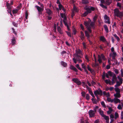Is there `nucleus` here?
Returning <instances> with one entry per match:
<instances>
[{
    "label": "nucleus",
    "instance_id": "nucleus-57",
    "mask_svg": "<svg viewBox=\"0 0 123 123\" xmlns=\"http://www.w3.org/2000/svg\"><path fill=\"white\" fill-rule=\"evenodd\" d=\"M121 118L122 119H123V111H122L121 112Z\"/></svg>",
    "mask_w": 123,
    "mask_h": 123
},
{
    "label": "nucleus",
    "instance_id": "nucleus-39",
    "mask_svg": "<svg viewBox=\"0 0 123 123\" xmlns=\"http://www.w3.org/2000/svg\"><path fill=\"white\" fill-rule=\"evenodd\" d=\"M80 37L81 38V39H82L84 38V34L82 32H81Z\"/></svg>",
    "mask_w": 123,
    "mask_h": 123
},
{
    "label": "nucleus",
    "instance_id": "nucleus-19",
    "mask_svg": "<svg viewBox=\"0 0 123 123\" xmlns=\"http://www.w3.org/2000/svg\"><path fill=\"white\" fill-rule=\"evenodd\" d=\"M59 8V10H61L62 9L64 12L65 11V9L63 8L62 5L60 4L58 5Z\"/></svg>",
    "mask_w": 123,
    "mask_h": 123
},
{
    "label": "nucleus",
    "instance_id": "nucleus-16",
    "mask_svg": "<svg viewBox=\"0 0 123 123\" xmlns=\"http://www.w3.org/2000/svg\"><path fill=\"white\" fill-rule=\"evenodd\" d=\"M103 117L104 119L105 120L106 122L107 123H109V118L108 116L105 115Z\"/></svg>",
    "mask_w": 123,
    "mask_h": 123
},
{
    "label": "nucleus",
    "instance_id": "nucleus-10",
    "mask_svg": "<svg viewBox=\"0 0 123 123\" xmlns=\"http://www.w3.org/2000/svg\"><path fill=\"white\" fill-rule=\"evenodd\" d=\"M105 20V22L106 23L110 24V21L109 19V18L106 15H105L104 17Z\"/></svg>",
    "mask_w": 123,
    "mask_h": 123
},
{
    "label": "nucleus",
    "instance_id": "nucleus-8",
    "mask_svg": "<svg viewBox=\"0 0 123 123\" xmlns=\"http://www.w3.org/2000/svg\"><path fill=\"white\" fill-rule=\"evenodd\" d=\"M117 78L120 80V82L117 81V82L116 84L115 85V87H117L118 86H120L121 84H122L123 82L122 79L121 78L120 76H118Z\"/></svg>",
    "mask_w": 123,
    "mask_h": 123
},
{
    "label": "nucleus",
    "instance_id": "nucleus-50",
    "mask_svg": "<svg viewBox=\"0 0 123 123\" xmlns=\"http://www.w3.org/2000/svg\"><path fill=\"white\" fill-rule=\"evenodd\" d=\"M81 66L82 68L84 69H85L86 68V67L84 64H81Z\"/></svg>",
    "mask_w": 123,
    "mask_h": 123
},
{
    "label": "nucleus",
    "instance_id": "nucleus-46",
    "mask_svg": "<svg viewBox=\"0 0 123 123\" xmlns=\"http://www.w3.org/2000/svg\"><path fill=\"white\" fill-rule=\"evenodd\" d=\"M121 74L120 75V76L121 77H123V71L122 69H121Z\"/></svg>",
    "mask_w": 123,
    "mask_h": 123
},
{
    "label": "nucleus",
    "instance_id": "nucleus-63",
    "mask_svg": "<svg viewBox=\"0 0 123 123\" xmlns=\"http://www.w3.org/2000/svg\"><path fill=\"white\" fill-rule=\"evenodd\" d=\"M110 117L111 118L113 119L114 117V116L112 114H111L110 115Z\"/></svg>",
    "mask_w": 123,
    "mask_h": 123
},
{
    "label": "nucleus",
    "instance_id": "nucleus-27",
    "mask_svg": "<svg viewBox=\"0 0 123 123\" xmlns=\"http://www.w3.org/2000/svg\"><path fill=\"white\" fill-rule=\"evenodd\" d=\"M107 100L109 102H113V99H112L108 97L107 98Z\"/></svg>",
    "mask_w": 123,
    "mask_h": 123
},
{
    "label": "nucleus",
    "instance_id": "nucleus-59",
    "mask_svg": "<svg viewBox=\"0 0 123 123\" xmlns=\"http://www.w3.org/2000/svg\"><path fill=\"white\" fill-rule=\"evenodd\" d=\"M84 120V119L83 118H82L81 119V123H85V122L83 121Z\"/></svg>",
    "mask_w": 123,
    "mask_h": 123
},
{
    "label": "nucleus",
    "instance_id": "nucleus-20",
    "mask_svg": "<svg viewBox=\"0 0 123 123\" xmlns=\"http://www.w3.org/2000/svg\"><path fill=\"white\" fill-rule=\"evenodd\" d=\"M105 83L107 84H109L110 85H112V83L111 82L110 80H105Z\"/></svg>",
    "mask_w": 123,
    "mask_h": 123
},
{
    "label": "nucleus",
    "instance_id": "nucleus-51",
    "mask_svg": "<svg viewBox=\"0 0 123 123\" xmlns=\"http://www.w3.org/2000/svg\"><path fill=\"white\" fill-rule=\"evenodd\" d=\"M15 40L14 39H13L12 40V45L14 44L15 43Z\"/></svg>",
    "mask_w": 123,
    "mask_h": 123
},
{
    "label": "nucleus",
    "instance_id": "nucleus-36",
    "mask_svg": "<svg viewBox=\"0 0 123 123\" xmlns=\"http://www.w3.org/2000/svg\"><path fill=\"white\" fill-rule=\"evenodd\" d=\"M98 106H96L93 108L94 111L95 112H96L97 109H98Z\"/></svg>",
    "mask_w": 123,
    "mask_h": 123
},
{
    "label": "nucleus",
    "instance_id": "nucleus-61",
    "mask_svg": "<svg viewBox=\"0 0 123 123\" xmlns=\"http://www.w3.org/2000/svg\"><path fill=\"white\" fill-rule=\"evenodd\" d=\"M114 71H115V73L117 74H118V70H117V69H115V70H114Z\"/></svg>",
    "mask_w": 123,
    "mask_h": 123
},
{
    "label": "nucleus",
    "instance_id": "nucleus-41",
    "mask_svg": "<svg viewBox=\"0 0 123 123\" xmlns=\"http://www.w3.org/2000/svg\"><path fill=\"white\" fill-rule=\"evenodd\" d=\"M18 11V10L16 9L13 10H12V12L13 14H16L17 12Z\"/></svg>",
    "mask_w": 123,
    "mask_h": 123
},
{
    "label": "nucleus",
    "instance_id": "nucleus-21",
    "mask_svg": "<svg viewBox=\"0 0 123 123\" xmlns=\"http://www.w3.org/2000/svg\"><path fill=\"white\" fill-rule=\"evenodd\" d=\"M110 55L111 56H112V58L114 59L115 58V56L116 55V53L114 51L112 52V53H111Z\"/></svg>",
    "mask_w": 123,
    "mask_h": 123
},
{
    "label": "nucleus",
    "instance_id": "nucleus-43",
    "mask_svg": "<svg viewBox=\"0 0 123 123\" xmlns=\"http://www.w3.org/2000/svg\"><path fill=\"white\" fill-rule=\"evenodd\" d=\"M99 5L101 6L102 7V8H105L106 9L107 8V7L106 6H105L104 5L102 4H99Z\"/></svg>",
    "mask_w": 123,
    "mask_h": 123
},
{
    "label": "nucleus",
    "instance_id": "nucleus-45",
    "mask_svg": "<svg viewBox=\"0 0 123 123\" xmlns=\"http://www.w3.org/2000/svg\"><path fill=\"white\" fill-rule=\"evenodd\" d=\"M101 104L103 107H105V105L104 102L103 101H102L101 102Z\"/></svg>",
    "mask_w": 123,
    "mask_h": 123
},
{
    "label": "nucleus",
    "instance_id": "nucleus-7",
    "mask_svg": "<svg viewBox=\"0 0 123 123\" xmlns=\"http://www.w3.org/2000/svg\"><path fill=\"white\" fill-rule=\"evenodd\" d=\"M98 61L99 63H101L102 62V60H105V59L104 56L102 54L101 55H98Z\"/></svg>",
    "mask_w": 123,
    "mask_h": 123
},
{
    "label": "nucleus",
    "instance_id": "nucleus-48",
    "mask_svg": "<svg viewBox=\"0 0 123 123\" xmlns=\"http://www.w3.org/2000/svg\"><path fill=\"white\" fill-rule=\"evenodd\" d=\"M117 108L119 110H121L122 109V107L121 106L120 104H119L118 105Z\"/></svg>",
    "mask_w": 123,
    "mask_h": 123
},
{
    "label": "nucleus",
    "instance_id": "nucleus-30",
    "mask_svg": "<svg viewBox=\"0 0 123 123\" xmlns=\"http://www.w3.org/2000/svg\"><path fill=\"white\" fill-rule=\"evenodd\" d=\"M85 32L86 36L87 37L88 39V38L89 37V34L88 32L87 31H85Z\"/></svg>",
    "mask_w": 123,
    "mask_h": 123
},
{
    "label": "nucleus",
    "instance_id": "nucleus-38",
    "mask_svg": "<svg viewBox=\"0 0 123 123\" xmlns=\"http://www.w3.org/2000/svg\"><path fill=\"white\" fill-rule=\"evenodd\" d=\"M61 64L64 67H66L67 66V64L63 62H61Z\"/></svg>",
    "mask_w": 123,
    "mask_h": 123
},
{
    "label": "nucleus",
    "instance_id": "nucleus-24",
    "mask_svg": "<svg viewBox=\"0 0 123 123\" xmlns=\"http://www.w3.org/2000/svg\"><path fill=\"white\" fill-rule=\"evenodd\" d=\"M103 94L104 95H105L107 98L110 96V94L109 92L106 93L105 92H104Z\"/></svg>",
    "mask_w": 123,
    "mask_h": 123
},
{
    "label": "nucleus",
    "instance_id": "nucleus-40",
    "mask_svg": "<svg viewBox=\"0 0 123 123\" xmlns=\"http://www.w3.org/2000/svg\"><path fill=\"white\" fill-rule=\"evenodd\" d=\"M87 68L88 70L90 71L91 73H92L93 72V70L91 69L88 66Z\"/></svg>",
    "mask_w": 123,
    "mask_h": 123
},
{
    "label": "nucleus",
    "instance_id": "nucleus-60",
    "mask_svg": "<svg viewBox=\"0 0 123 123\" xmlns=\"http://www.w3.org/2000/svg\"><path fill=\"white\" fill-rule=\"evenodd\" d=\"M73 60L74 62V63H76L77 62H76V59L75 58H73Z\"/></svg>",
    "mask_w": 123,
    "mask_h": 123
},
{
    "label": "nucleus",
    "instance_id": "nucleus-1",
    "mask_svg": "<svg viewBox=\"0 0 123 123\" xmlns=\"http://www.w3.org/2000/svg\"><path fill=\"white\" fill-rule=\"evenodd\" d=\"M94 24V22H85L84 24L86 26L88 30L89 33H91V30L90 28L93 26Z\"/></svg>",
    "mask_w": 123,
    "mask_h": 123
},
{
    "label": "nucleus",
    "instance_id": "nucleus-23",
    "mask_svg": "<svg viewBox=\"0 0 123 123\" xmlns=\"http://www.w3.org/2000/svg\"><path fill=\"white\" fill-rule=\"evenodd\" d=\"M98 111L99 113L102 117H103L105 115H104L103 113V111H102L100 109H99Z\"/></svg>",
    "mask_w": 123,
    "mask_h": 123
},
{
    "label": "nucleus",
    "instance_id": "nucleus-26",
    "mask_svg": "<svg viewBox=\"0 0 123 123\" xmlns=\"http://www.w3.org/2000/svg\"><path fill=\"white\" fill-rule=\"evenodd\" d=\"M57 30L61 34H62V31L61 28L59 26H58L57 28Z\"/></svg>",
    "mask_w": 123,
    "mask_h": 123
},
{
    "label": "nucleus",
    "instance_id": "nucleus-54",
    "mask_svg": "<svg viewBox=\"0 0 123 123\" xmlns=\"http://www.w3.org/2000/svg\"><path fill=\"white\" fill-rule=\"evenodd\" d=\"M76 33V31L74 29H73V34H75Z\"/></svg>",
    "mask_w": 123,
    "mask_h": 123
},
{
    "label": "nucleus",
    "instance_id": "nucleus-17",
    "mask_svg": "<svg viewBox=\"0 0 123 123\" xmlns=\"http://www.w3.org/2000/svg\"><path fill=\"white\" fill-rule=\"evenodd\" d=\"M114 96L115 97V98H119L120 96V93H116L114 95Z\"/></svg>",
    "mask_w": 123,
    "mask_h": 123
},
{
    "label": "nucleus",
    "instance_id": "nucleus-18",
    "mask_svg": "<svg viewBox=\"0 0 123 123\" xmlns=\"http://www.w3.org/2000/svg\"><path fill=\"white\" fill-rule=\"evenodd\" d=\"M46 12L49 15L51 14L52 13V12L48 8L46 9Z\"/></svg>",
    "mask_w": 123,
    "mask_h": 123
},
{
    "label": "nucleus",
    "instance_id": "nucleus-9",
    "mask_svg": "<svg viewBox=\"0 0 123 123\" xmlns=\"http://www.w3.org/2000/svg\"><path fill=\"white\" fill-rule=\"evenodd\" d=\"M94 93L96 96H98V95H102V91L99 89L94 92Z\"/></svg>",
    "mask_w": 123,
    "mask_h": 123
},
{
    "label": "nucleus",
    "instance_id": "nucleus-22",
    "mask_svg": "<svg viewBox=\"0 0 123 123\" xmlns=\"http://www.w3.org/2000/svg\"><path fill=\"white\" fill-rule=\"evenodd\" d=\"M36 7L37 8V10L39 12H40L43 10V8H41L37 6H36Z\"/></svg>",
    "mask_w": 123,
    "mask_h": 123
},
{
    "label": "nucleus",
    "instance_id": "nucleus-3",
    "mask_svg": "<svg viewBox=\"0 0 123 123\" xmlns=\"http://www.w3.org/2000/svg\"><path fill=\"white\" fill-rule=\"evenodd\" d=\"M108 73L109 76L112 77V84L113 85L115 83V82L117 81V78L116 76L114 73L111 72L110 71H108Z\"/></svg>",
    "mask_w": 123,
    "mask_h": 123
},
{
    "label": "nucleus",
    "instance_id": "nucleus-56",
    "mask_svg": "<svg viewBox=\"0 0 123 123\" xmlns=\"http://www.w3.org/2000/svg\"><path fill=\"white\" fill-rule=\"evenodd\" d=\"M80 27L81 28V29L82 30L84 31V28L83 27V26L82 25V24H81L80 25Z\"/></svg>",
    "mask_w": 123,
    "mask_h": 123
},
{
    "label": "nucleus",
    "instance_id": "nucleus-34",
    "mask_svg": "<svg viewBox=\"0 0 123 123\" xmlns=\"http://www.w3.org/2000/svg\"><path fill=\"white\" fill-rule=\"evenodd\" d=\"M82 2V3L84 4H86L88 3L87 0H83Z\"/></svg>",
    "mask_w": 123,
    "mask_h": 123
},
{
    "label": "nucleus",
    "instance_id": "nucleus-44",
    "mask_svg": "<svg viewBox=\"0 0 123 123\" xmlns=\"http://www.w3.org/2000/svg\"><path fill=\"white\" fill-rule=\"evenodd\" d=\"M118 114L116 112L115 113V119H116L118 117Z\"/></svg>",
    "mask_w": 123,
    "mask_h": 123
},
{
    "label": "nucleus",
    "instance_id": "nucleus-13",
    "mask_svg": "<svg viewBox=\"0 0 123 123\" xmlns=\"http://www.w3.org/2000/svg\"><path fill=\"white\" fill-rule=\"evenodd\" d=\"M78 11L77 10L76 8L74 6L73 8V10L72 11V17H73L74 16V13L75 12H78Z\"/></svg>",
    "mask_w": 123,
    "mask_h": 123
},
{
    "label": "nucleus",
    "instance_id": "nucleus-31",
    "mask_svg": "<svg viewBox=\"0 0 123 123\" xmlns=\"http://www.w3.org/2000/svg\"><path fill=\"white\" fill-rule=\"evenodd\" d=\"M111 0H107L106 1L105 3L108 5H109L111 3Z\"/></svg>",
    "mask_w": 123,
    "mask_h": 123
},
{
    "label": "nucleus",
    "instance_id": "nucleus-47",
    "mask_svg": "<svg viewBox=\"0 0 123 123\" xmlns=\"http://www.w3.org/2000/svg\"><path fill=\"white\" fill-rule=\"evenodd\" d=\"M76 67L77 68H78L79 70H80V71H82V70L81 68L79 67V65L78 64H77L76 65Z\"/></svg>",
    "mask_w": 123,
    "mask_h": 123
},
{
    "label": "nucleus",
    "instance_id": "nucleus-42",
    "mask_svg": "<svg viewBox=\"0 0 123 123\" xmlns=\"http://www.w3.org/2000/svg\"><path fill=\"white\" fill-rule=\"evenodd\" d=\"M91 100L93 103L96 104L97 103L96 101L94 98H92Z\"/></svg>",
    "mask_w": 123,
    "mask_h": 123
},
{
    "label": "nucleus",
    "instance_id": "nucleus-52",
    "mask_svg": "<svg viewBox=\"0 0 123 123\" xmlns=\"http://www.w3.org/2000/svg\"><path fill=\"white\" fill-rule=\"evenodd\" d=\"M109 74L108 73V72H107V74H105V77H106L107 78H109Z\"/></svg>",
    "mask_w": 123,
    "mask_h": 123
},
{
    "label": "nucleus",
    "instance_id": "nucleus-14",
    "mask_svg": "<svg viewBox=\"0 0 123 123\" xmlns=\"http://www.w3.org/2000/svg\"><path fill=\"white\" fill-rule=\"evenodd\" d=\"M73 81L78 85H80L81 84V82L76 78H74L73 79Z\"/></svg>",
    "mask_w": 123,
    "mask_h": 123
},
{
    "label": "nucleus",
    "instance_id": "nucleus-6",
    "mask_svg": "<svg viewBox=\"0 0 123 123\" xmlns=\"http://www.w3.org/2000/svg\"><path fill=\"white\" fill-rule=\"evenodd\" d=\"M82 55L83 54L81 51L80 49H79L76 50V53L74 55V57H76L77 59V58L81 57Z\"/></svg>",
    "mask_w": 123,
    "mask_h": 123
},
{
    "label": "nucleus",
    "instance_id": "nucleus-55",
    "mask_svg": "<svg viewBox=\"0 0 123 123\" xmlns=\"http://www.w3.org/2000/svg\"><path fill=\"white\" fill-rule=\"evenodd\" d=\"M81 94L82 95V96L83 97H85V92H83L81 93Z\"/></svg>",
    "mask_w": 123,
    "mask_h": 123
},
{
    "label": "nucleus",
    "instance_id": "nucleus-37",
    "mask_svg": "<svg viewBox=\"0 0 123 123\" xmlns=\"http://www.w3.org/2000/svg\"><path fill=\"white\" fill-rule=\"evenodd\" d=\"M86 99L87 100H89L90 99V96L88 94H86Z\"/></svg>",
    "mask_w": 123,
    "mask_h": 123
},
{
    "label": "nucleus",
    "instance_id": "nucleus-4",
    "mask_svg": "<svg viewBox=\"0 0 123 123\" xmlns=\"http://www.w3.org/2000/svg\"><path fill=\"white\" fill-rule=\"evenodd\" d=\"M61 15L62 17L63 18V21L65 25L66 26L68 30H69L70 29L69 25H70V24L68 25L67 24V18L65 14H64L61 13Z\"/></svg>",
    "mask_w": 123,
    "mask_h": 123
},
{
    "label": "nucleus",
    "instance_id": "nucleus-64",
    "mask_svg": "<svg viewBox=\"0 0 123 123\" xmlns=\"http://www.w3.org/2000/svg\"><path fill=\"white\" fill-rule=\"evenodd\" d=\"M94 123H99V121L98 120H96L94 122Z\"/></svg>",
    "mask_w": 123,
    "mask_h": 123
},
{
    "label": "nucleus",
    "instance_id": "nucleus-49",
    "mask_svg": "<svg viewBox=\"0 0 123 123\" xmlns=\"http://www.w3.org/2000/svg\"><path fill=\"white\" fill-rule=\"evenodd\" d=\"M66 32L69 36L70 37H71V35L70 32L67 31H66Z\"/></svg>",
    "mask_w": 123,
    "mask_h": 123
},
{
    "label": "nucleus",
    "instance_id": "nucleus-2",
    "mask_svg": "<svg viewBox=\"0 0 123 123\" xmlns=\"http://www.w3.org/2000/svg\"><path fill=\"white\" fill-rule=\"evenodd\" d=\"M85 9L86 10V11L83 14V15L84 16H86L88 13H91V11H93L95 10L94 7L91 6L85 7Z\"/></svg>",
    "mask_w": 123,
    "mask_h": 123
},
{
    "label": "nucleus",
    "instance_id": "nucleus-35",
    "mask_svg": "<svg viewBox=\"0 0 123 123\" xmlns=\"http://www.w3.org/2000/svg\"><path fill=\"white\" fill-rule=\"evenodd\" d=\"M104 27L106 32H108V30L107 26L106 25H104Z\"/></svg>",
    "mask_w": 123,
    "mask_h": 123
},
{
    "label": "nucleus",
    "instance_id": "nucleus-33",
    "mask_svg": "<svg viewBox=\"0 0 123 123\" xmlns=\"http://www.w3.org/2000/svg\"><path fill=\"white\" fill-rule=\"evenodd\" d=\"M113 36L116 38L117 40L118 41H120V39L117 36L116 34L114 35Z\"/></svg>",
    "mask_w": 123,
    "mask_h": 123
},
{
    "label": "nucleus",
    "instance_id": "nucleus-62",
    "mask_svg": "<svg viewBox=\"0 0 123 123\" xmlns=\"http://www.w3.org/2000/svg\"><path fill=\"white\" fill-rule=\"evenodd\" d=\"M28 15V13H27V12H26L25 13V18L26 19H27V18Z\"/></svg>",
    "mask_w": 123,
    "mask_h": 123
},
{
    "label": "nucleus",
    "instance_id": "nucleus-28",
    "mask_svg": "<svg viewBox=\"0 0 123 123\" xmlns=\"http://www.w3.org/2000/svg\"><path fill=\"white\" fill-rule=\"evenodd\" d=\"M70 68L71 69L75 71H77V69L76 68L73 66H71L70 67Z\"/></svg>",
    "mask_w": 123,
    "mask_h": 123
},
{
    "label": "nucleus",
    "instance_id": "nucleus-25",
    "mask_svg": "<svg viewBox=\"0 0 123 123\" xmlns=\"http://www.w3.org/2000/svg\"><path fill=\"white\" fill-rule=\"evenodd\" d=\"M100 40L104 42H106V40L104 37H101L100 38Z\"/></svg>",
    "mask_w": 123,
    "mask_h": 123
},
{
    "label": "nucleus",
    "instance_id": "nucleus-58",
    "mask_svg": "<svg viewBox=\"0 0 123 123\" xmlns=\"http://www.w3.org/2000/svg\"><path fill=\"white\" fill-rule=\"evenodd\" d=\"M105 73H104L102 76V78L104 80H105Z\"/></svg>",
    "mask_w": 123,
    "mask_h": 123
},
{
    "label": "nucleus",
    "instance_id": "nucleus-11",
    "mask_svg": "<svg viewBox=\"0 0 123 123\" xmlns=\"http://www.w3.org/2000/svg\"><path fill=\"white\" fill-rule=\"evenodd\" d=\"M6 6H7V8L8 9L7 10V11L8 12V13H9L12 16V14L11 13V7L10 6L9 3H6Z\"/></svg>",
    "mask_w": 123,
    "mask_h": 123
},
{
    "label": "nucleus",
    "instance_id": "nucleus-12",
    "mask_svg": "<svg viewBox=\"0 0 123 123\" xmlns=\"http://www.w3.org/2000/svg\"><path fill=\"white\" fill-rule=\"evenodd\" d=\"M96 112L94 111L91 110L89 112V116L91 117H93L95 115V114Z\"/></svg>",
    "mask_w": 123,
    "mask_h": 123
},
{
    "label": "nucleus",
    "instance_id": "nucleus-53",
    "mask_svg": "<svg viewBox=\"0 0 123 123\" xmlns=\"http://www.w3.org/2000/svg\"><path fill=\"white\" fill-rule=\"evenodd\" d=\"M117 5L118 6L121 7V4L119 3H117Z\"/></svg>",
    "mask_w": 123,
    "mask_h": 123
},
{
    "label": "nucleus",
    "instance_id": "nucleus-29",
    "mask_svg": "<svg viewBox=\"0 0 123 123\" xmlns=\"http://www.w3.org/2000/svg\"><path fill=\"white\" fill-rule=\"evenodd\" d=\"M115 90L117 93H120V89L117 87H116L115 88Z\"/></svg>",
    "mask_w": 123,
    "mask_h": 123
},
{
    "label": "nucleus",
    "instance_id": "nucleus-32",
    "mask_svg": "<svg viewBox=\"0 0 123 123\" xmlns=\"http://www.w3.org/2000/svg\"><path fill=\"white\" fill-rule=\"evenodd\" d=\"M109 110L107 111V113L109 114H110L113 111V110L111 107H109Z\"/></svg>",
    "mask_w": 123,
    "mask_h": 123
},
{
    "label": "nucleus",
    "instance_id": "nucleus-5",
    "mask_svg": "<svg viewBox=\"0 0 123 123\" xmlns=\"http://www.w3.org/2000/svg\"><path fill=\"white\" fill-rule=\"evenodd\" d=\"M115 15L117 17H120L123 15V13L119 11L117 9H115L114 10Z\"/></svg>",
    "mask_w": 123,
    "mask_h": 123
},
{
    "label": "nucleus",
    "instance_id": "nucleus-15",
    "mask_svg": "<svg viewBox=\"0 0 123 123\" xmlns=\"http://www.w3.org/2000/svg\"><path fill=\"white\" fill-rule=\"evenodd\" d=\"M121 102L120 100L117 98H114L113 99V102H114L115 104H116L118 103H120Z\"/></svg>",
    "mask_w": 123,
    "mask_h": 123
}]
</instances>
